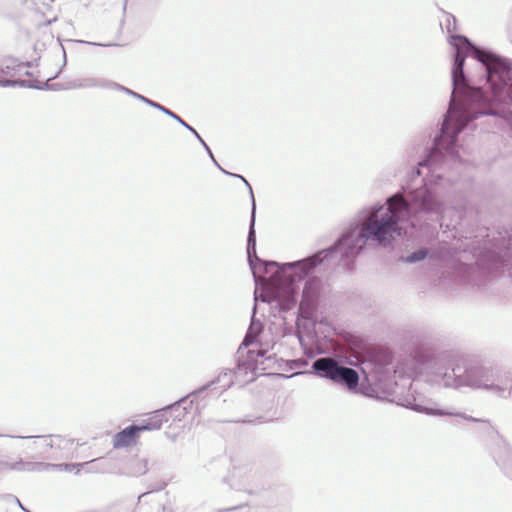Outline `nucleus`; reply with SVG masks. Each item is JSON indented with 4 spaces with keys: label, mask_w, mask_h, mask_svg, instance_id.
Masks as SVG:
<instances>
[{
    "label": "nucleus",
    "mask_w": 512,
    "mask_h": 512,
    "mask_svg": "<svg viewBox=\"0 0 512 512\" xmlns=\"http://www.w3.org/2000/svg\"><path fill=\"white\" fill-rule=\"evenodd\" d=\"M255 353L257 354V356L264 358V357H265V354H266V351H264V350H257V351H255V350H249V357H250L251 359H253V360H254V354H255Z\"/></svg>",
    "instance_id": "obj_32"
},
{
    "label": "nucleus",
    "mask_w": 512,
    "mask_h": 512,
    "mask_svg": "<svg viewBox=\"0 0 512 512\" xmlns=\"http://www.w3.org/2000/svg\"><path fill=\"white\" fill-rule=\"evenodd\" d=\"M199 142L203 145V147H204V148H207V146H208V145L205 143V141H204V140H201V141H199Z\"/></svg>",
    "instance_id": "obj_38"
},
{
    "label": "nucleus",
    "mask_w": 512,
    "mask_h": 512,
    "mask_svg": "<svg viewBox=\"0 0 512 512\" xmlns=\"http://www.w3.org/2000/svg\"><path fill=\"white\" fill-rule=\"evenodd\" d=\"M217 381L223 383L224 389L230 387L233 384V374L231 371L224 372L219 375Z\"/></svg>",
    "instance_id": "obj_22"
},
{
    "label": "nucleus",
    "mask_w": 512,
    "mask_h": 512,
    "mask_svg": "<svg viewBox=\"0 0 512 512\" xmlns=\"http://www.w3.org/2000/svg\"><path fill=\"white\" fill-rule=\"evenodd\" d=\"M173 119L180 123L186 129H188L191 133H193L199 141L203 140L201 136L198 134V132L189 124H187L183 119H181L178 115L175 114V117H173Z\"/></svg>",
    "instance_id": "obj_27"
},
{
    "label": "nucleus",
    "mask_w": 512,
    "mask_h": 512,
    "mask_svg": "<svg viewBox=\"0 0 512 512\" xmlns=\"http://www.w3.org/2000/svg\"><path fill=\"white\" fill-rule=\"evenodd\" d=\"M473 254L477 258H482L483 257L482 252L478 251L477 249H474Z\"/></svg>",
    "instance_id": "obj_33"
},
{
    "label": "nucleus",
    "mask_w": 512,
    "mask_h": 512,
    "mask_svg": "<svg viewBox=\"0 0 512 512\" xmlns=\"http://www.w3.org/2000/svg\"><path fill=\"white\" fill-rule=\"evenodd\" d=\"M445 27L449 44L454 48L452 68L453 91L449 109L442 124L441 134L435 139L434 149L426 160L419 163L418 175L427 169L424 184L431 198L438 196L450 180L444 179L442 169L445 151L451 159L459 158L456 146L458 134L479 115H496V105L503 100H512V67L506 65L495 54L474 46L468 38L453 35L456 19L445 15Z\"/></svg>",
    "instance_id": "obj_2"
},
{
    "label": "nucleus",
    "mask_w": 512,
    "mask_h": 512,
    "mask_svg": "<svg viewBox=\"0 0 512 512\" xmlns=\"http://www.w3.org/2000/svg\"><path fill=\"white\" fill-rule=\"evenodd\" d=\"M173 119L180 123L186 129H188L191 133H193L199 141L203 140L201 136L198 134V132L189 124H187L183 119H181L178 115L175 114V117H173Z\"/></svg>",
    "instance_id": "obj_26"
},
{
    "label": "nucleus",
    "mask_w": 512,
    "mask_h": 512,
    "mask_svg": "<svg viewBox=\"0 0 512 512\" xmlns=\"http://www.w3.org/2000/svg\"><path fill=\"white\" fill-rule=\"evenodd\" d=\"M5 501L7 502V505L9 509L11 510H16V509H20L22 510L23 512H30L29 510L25 509L22 505V503L20 502V500L14 496V495H7L5 497Z\"/></svg>",
    "instance_id": "obj_19"
},
{
    "label": "nucleus",
    "mask_w": 512,
    "mask_h": 512,
    "mask_svg": "<svg viewBox=\"0 0 512 512\" xmlns=\"http://www.w3.org/2000/svg\"><path fill=\"white\" fill-rule=\"evenodd\" d=\"M298 374H300V372L293 373V374H292V375H290L289 377H293V376H296V375H298Z\"/></svg>",
    "instance_id": "obj_40"
},
{
    "label": "nucleus",
    "mask_w": 512,
    "mask_h": 512,
    "mask_svg": "<svg viewBox=\"0 0 512 512\" xmlns=\"http://www.w3.org/2000/svg\"><path fill=\"white\" fill-rule=\"evenodd\" d=\"M460 366L463 367L458 384L462 387L473 389H486L499 397H505L512 394V388L507 386L509 379L507 377L500 379L501 383H494L496 375L483 365L471 359H459Z\"/></svg>",
    "instance_id": "obj_3"
},
{
    "label": "nucleus",
    "mask_w": 512,
    "mask_h": 512,
    "mask_svg": "<svg viewBox=\"0 0 512 512\" xmlns=\"http://www.w3.org/2000/svg\"><path fill=\"white\" fill-rule=\"evenodd\" d=\"M169 416H166V411L161 409L155 411L142 425L138 426V431H153L159 430L164 422H167Z\"/></svg>",
    "instance_id": "obj_14"
},
{
    "label": "nucleus",
    "mask_w": 512,
    "mask_h": 512,
    "mask_svg": "<svg viewBox=\"0 0 512 512\" xmlns=\"http://www.w3.org/2000/svg\"><path fill=\"white\" fill-rule=\"evenodd\" d=\"M110 81L111 80L96 77L77 78L66 82L65 84L61 85L58 89L70 90L96 87L109 89Z\"/></svg>",
    "instance_id": "obj_11"
},
{
    "label": "nucleus",
    "mask_w": 512,
    "mask_h": 512,
    "mask_svg": "<svg viewBox=\"0 0 512 512\" xmlns=\"http://www.w3.org/2000/svg\"><path fill=\"white\" fill-rule=\"evenodd\" d=\"M500 104H512V100H503Z\"/></svg>",
    "instance_id": "obj_37"
},
{
    "label": "nucleus",
    "mask_w": 512,
    "mask_h": 512,
    "mask_svg": "<svg viewBox=\"0 0 512 512\" xmlns=\"http://www.w3.org/2000/svg\"><path fill=\"white\" fill-rule=\"evenodd\" d=\"M505 474L512 479V457L509 459L504 467Z\"/></svg>",
    "instance_id": "obj_31"
},
{
    "label": "nucleus",
    "mask_w": 512,
    "mask_h": 512,
    "mask_svg": "<svg viewBox=\"0 0 512 512\" xmlns=\"http://www.w3.org/2000/svg\"><path fill=\"white\" fill-rule=\"evenodd\" d=\"M426 255H427V252L425 250H419V251H416V252L408 255L405 258V261L408 263H415V262L423 260L426 257Z\"/></svg>",
    "instance_id": "obj_23"
},
{
    "label": "nucleus",
    "mask_w": 512,
    "mask_h": 512,
    "mask_svg": "<svg viewBox=\"0 0 512 512\" xmlns=\"http://www.w3.org/2000/svg\"><path fill=\"white\" fill-rule=\"evenodd\" d=\"M312 368L321 378L328 379L336 384L354 390L359 384V375L356 370L342 366L332 357H321L313 362Z\"/></svg>",
    "instance_id": "obj_4"
},
{
    "label": "nucleus",
    "mask_w": 512,
    "mask_h": 512,
    "mask_svg": "<svg viewBox=\"0 0 512 512\" xmlns=\"http://www.w3.org/2000/svg\"><path fill=\"white\" fill-rule=\"evenodd\" d=\"M404 406L411 408L412 410H414L416 412L425 413L427 415L451 416V417H455L457 419H464L466 421H473V422L478 421L476 418H474L472 416H468L453 407H440L438 404L432 403V402L418 403L416 401V399H413V400H408L404 404Z\"/></svg>",
    "instance_id": "obj_7"
},
{
    "label": "nucleus",
    "mask_w": 512,
    "mask_h": 512,
    "mask_svg": "<svg viewBox=\"0 0 512 512\" xmlns=\"http://www.w3.org/2000/svg\"><path fill=\"white\" fill-rule=\"evenodd\" d=\"M29 438L34 439V447L35 449H38L41 451V453H47L49 450L48 445H46V442H44V439L46 438H54V435H48V436H30Z\"/></svg>",
    "instance_id": "obj_18"
},
{
    "label": "nucleus",
    "mask_w": 512,
    "mask_h": 512,
    "mask_svg": "<svg viewBox=\"0 0 512 512\" xmlns=\"http://www.w3.org/2000/svg\"><path fill=\"white\" fill-rule=\"evenodd\" d=\"M173 119L180 123L186 129H188L191 133H193L199 141L203 140L201 136L198 134V132L189 124H187L183 119H181L178 115L175 114V117H173Z\"/></svg>",
    "instance_id": "obj_25"
},
{
    "label": "nucleus",
    "mask_w": 512,
    "mask_h": 512,
    "mask_svg": "<svg viewBox=\"0 0 512 512\" xmlns=\"http://www.w3.org/2000/svg\"><path fill=\"white\" fill-rule=\"evenodd\" d=\"M139 101H141V102H143V103H145V104H147V105H149V106H151V107H153V108L163 112L164 114L168 115L169 117H175V113L174 112H172L171 110L167 109L166 107L160 105L159 103L154 102V101L148 99L147 97H145L143 95H141Z\"/></svg>",
    "instance_id": "obj_16"
},
{
    "label": "nucleus",
    "mask_w": 512,
    "mask_h": 512,
    "mask_svg": "<svg viewBox=\"0 0 512 512\" xmlns=\"http://www.w3.org/2000/svg\"><path fill=\"white\" fill-rule=\"evenodd\" d=\"M258 331H259V327L256 326V324L254 322H252L242 344L245 346L251 345L253 343L254 338L256 337Z\"/></svg>",
    "instance_id": "obj_20"
},
{
    "label": "nucleus",
    "mask_w": 512,
    "mask_h": 512,
    "mask_svg": "<svg viewBox=\"0 0 512 512\" xmlns=\"http://www.w3.org/2000/svg\"><path fill=\"white\" fill-rule=\"evenodd\" d=\"M148 497H151L150 493H144L139 497V501H142L144 499H147Z\"/></svg>",
    "instance_id": "obj_34"
},
{
    "label": "nucleus",
    "mask_w": 512,
    "mask_h": 512,
    "mask_svg": "<svg viewBox=\"0 0 512 512\" xmlns=\"http://www.w3.org/2000/svg\"><path fill=\"white\" fill-rule=\"evenodd\" d=\"M29 65L17 59L5 57L0 59V86H28L30 81L22 79L29 75Z\"/></svg>",
    "instance_id": "obj_5"
},
{
    "label": "nucleus",
    "mask_w": 512,
    "mask_h": 512,
    "mask_svg": "<svg viewBox=\"0 0 512 512\" xmlns=\"http://www.w3.org/2000/svg\"><path fill=\"white\" fill-rule=\"evenodd\" d=\"M173 119L180 123L186 129H188L191 133H193L199 141L203 140L201 136L198 134V132L189 124H187L183 119H181L178 115L175 114V117H173Z\"/></svg>",
    "instance_id": "obj_28"
},
{
    "label": "nucleus",
    "mask_w": 512,
    "mask_h": 512,
    "mask_svg": "<svg viewBox=\"0 0 512 512\" xmlns=\"http://www.w3.org/2000/svg\"><path fill=\"white\" fill-rule=\"evenodd\" d=\"M321 288V281L318 278H311L306 281L299 306L304 317H310L315 311L320 298Z\"/></svg>",
    "instance_id": "obj_8"
},
{
    "label": "nucleus",
    "mask_w": 512,
    "mask_h": 512,
    "mask_svg": "<svg viewBox=\"0 0 512 512\" xmlns=\"http://www.w3.org/2000/svg\"><path fill=\"white\" fill-rule=\"evenodd\" d=\"M138 431L137 425H131L122 431L116 433L113 437L114 448H122L135 443Z\"/></svg>",
    "instance_id": "obj_13"
},
{
    "label": "nucleus",
    "mask_w": 512,
    "mask_h": 512,
    "mask_svg": "<svg viewBox=\"0 0 512 512\" xmlns=\"http://www.w3.org/2000/svg\"><path fill=\"white\" fill-rule=\"evenodd\" d=\"M233 477L235 478H243V481L239 483V485L245 486L248 484L254 477V474L251 471H244L242 468H235L233 471Z\"/></svg>",
    "instance_id": "obj_17"
},
{
    "label": "nucleus",
    "mask_w": 512,
    "mask_h": 512,
    "mask_svg": "<svg viewBox=\"0 0 512 512\" xmlns=\"http://www.w3.org/2000/svg\"><path fill=\"white\" fill-rule=\"evenodd\" d=\"M428 187H418L388 197L385 203H377L359 211L356 221L351 223L337 243L328 250L320 251L308 258L285 263L263 261L256 255L255 199L253 193L251 224L247 239V254L255 279V301H277L289 306L294 301L295 282L305 277L312 269L330 256H339L342 261L353 260L367 243L382 247L392 244L404 234L403 222L412 211L443 216L440 201L431 198Z\"/></svg>",
    "instance_id": "obj_1"
},
{
    "label": "nucleus",
    "mask_w": 512,
    "mask_h": 512,
    "mask_svg": "<svg viewBox=\"0 0 512 512\" xmlns=\"http://www.w3.org/2000/svg\"><path fill=\"white\" fill-rule=\"evenodd\" d=\"M149 470L148 460L143 458L134 459L130 464V473L134 476H142Z\"/></svg>",
    "instance_id": "obj_15"
},
{
    "label": "nucleus",
    "mask_w": 512,
    "mask_h": 512,
    "mask_svg": "<svg viewBox=\"0 0 512 512\" xmlns=\"http://www.w3.org/2000/svg\"><path fill=\"white\" fill-rule=\"evenodd\" d=\"M446 362V357H441L435 363L433 368L434 378L432 381L436 384L442 385L448 388H460L462 384H458V380L461 377V372L463 367L460 366V360L452 366L451 372L448 371V368L444 366Z\"/></svg>",
    "instance_id": "obj_6"
},
{
    "label": "nucleus",
    "mask_w": 512,
    "mask_h": 512,
    "mask_svg": "<svg viewBox=\"0 0 512 512\" xmlns=\"http://www.w3.org/2000/svg\"><path fill=\"white\" fill-rule=\"evenodd\" d=\"M95 460L80 463V464H50V463H44V462H37V463H27L24 466V470L28 471H46L49 469H58V470H65L68 472H72L73 470H76V474L80 472V467L88 466L94 463Z\"/></svg>",
    "instance_id": "obj_12"
},
{
    "label": "nucleus",
    "mask_w": 512,
    "mask_h": 512,
    "mask_svg": "<svg viewBox=\"0 0 512 512\" xmlns=\"http://www.w3.org/2000/svg\"><path fill=\"white\" fill-rule=\"evenodd\" d=\"M307 364L308 363L305 359H297L290 362V368L299 369L305 367Z\"/></svg>",
    "instance_id": "obj_30"
},
{
    "label": "nucleus",
    "mask_w": 512,
    "mask_h": 512,
    "mask_svg": "<svg viewBox=\"0 0 512 512\" xmlns=\"http://www.w3.org/2000/svg\"><path fill=\"white\" fill-rule=\"evenodd\" d=\"M44 442L54 451V458H69L79 445L74 439H68L60 435H54V438H46Z\"/></svg>",
    "instance_id": "obj_9"
},
{
    "label": "nucleus",
    "mask_w": 512,
    "mask_h": 512,
    "mask_svg": "<svg viewBox=\"0 0 512 512\" xmlns=\"http://www.w3.org/2000/svg\"><path fill=\"white\" fill-rule=\"evenodd\" d=\"M131 97H134V98H136V99H138V100H139V99H140V97H141V94H139V93H137V92L133 91V94H131Z\"/></svg>",
    "instance_id": "obj_36"
},
{
    "label": "nucleus",
    "mask_w": 512,
    "mask_h": 512,
    "mask_svg": "<svg viewBox=\"0 0 512 512\" xmlns=\"http://www.w3.org/2000/svg\"><path fill=\"white\" fill-rule=\"evenodd\" d=\"M62 51H63L64 63H65L66 62V51L64 50V48H62Z\"/></svg>",
    "instance_id": "obj_39"
},
{
    "label": "nucleus",
    "mask_w": 512,
    "mask_h": 512,
    "mask_svg": "<svg viewBox=\"0 0 512 512\" xmlns=\"http://www.w3.org/2000/svg\"><path fill=\"white\" fill-rule=\"evenodd\" d=\"M203 389H201L202 391ZM199 391H195L188 396L176 401L175 403L165 407L163 410L166 411V416H170L173 421H181L188 412V409L192 406L194 398L198 395Z\"/></svg>",
    "instance_id": "obj_10"
},
{
    "label": "nucleus",
    "mask_w": 512,
    "mask_h": 512,
    "mask_svg": "<svg viewBox=\"0 0 512 512\" xmlns=\"http://www.w3.org/2000/svg\"><path fill=\"white\" fill-rule=\"evenodd\" d=\"M205 150L207 151V153L209 154V156L211 157V159L213 160V162H214V163H215V164H216V165H217V166H218V167H219V168H220V169H221L225 174H228V175H230V176L237 177V178L241 179V180L245 183V185L248 187L250 194H252V193H253L252 188H251V186H250L249 182H248V181H247L243 176L238 175V174L230 173V172H228V171L224 170L223 168H221V167L218 165V163L216 162V160H215V158H214V156H213V154H212V152H211L210 148L207 146V148H205Z\"/></svg>",
    "instance_id": "obj_21"
},
{
    "label": "nucleus",
    "mask_w": 512,
    "mask_h": 512,
    "mask_svg": "<svg viewBox=\"0 0 512 512\" xmlns=\"http://www.w3.org/2000/svg\"><path fill=\"white\" fill-rule=\"evenodd\" d=\"M109 89L124 92L125 94H127L129 96H131V94H133V90H131L117 82H114L112 80L110 81Z\"/></svg>",
    "instance_id": "obj_24"
},
{
    "label": "nucleus",
    "mask_w": 512,
    "mask_h": 512,
    "mask_svg": "<svg viewBox=\"0 0 512 512\" xmlns=\"http://www.w3.org/2000/svg\"><path fill=\"white\" fill-rule=\"evenodd\" d=\"M131 97H134V98H136V99H138V100H139V99H140V97H141V94H139V93H137V92L133 91V94H131Z\"/></svg>",
    "instance_id": "obj_35"
},
{
    "label": "nucleus",
    "mask_w": 512,
    "mask_h": 512,
    "mask_svg": "<svg viewBox=\"0 0 512 512\" xmlns=\"http://www.w3.org/2000/svg\"><path fill=\"white\" fill-rule=\"evenodd\" d=\"M507 377L509 379V382L507 383V386L509 388H512V375L509 373H503V374H496L495 382L494 383H501L500 379H503ZM512 398V394H508L504 398Z\"/></svg>",
    "instance_id": "obj_29"
}]
</instances>
